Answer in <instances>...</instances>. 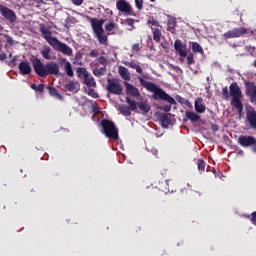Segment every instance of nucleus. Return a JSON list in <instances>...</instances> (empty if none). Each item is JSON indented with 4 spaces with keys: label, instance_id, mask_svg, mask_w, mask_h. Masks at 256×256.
Segmentation results:
<instances>
[{
    "label": "nucleus",
    "instance_id": "42",
    "mask_svg": "<svg viewBox=\"0 0 256 256\" xmlns=\"http://www.w3.org/2000/svg\"><path fill=\"white\" fill-rule=\"evenodd\" d=\"M135 6L139 11H141V9H143V0H135Z\"/></svg>",
    "mask_w": 256,
    "mask_h": 256
},
{
    "label": "nucleus",
    "instance_id": "34",
    "mask_svg": "<svg viewBox=\"0 0 256 256\" xmlns=\"http://www.w3.org/2000/svg\"><path fill=\"white\" fill-rule=\"evenodd\" d=\"M51 47L45 45L43 46L42 50H41V55L44 59H51Z\"/></svg>",
    "mask_w": 256,
    "mask_h": 256
},
{
    "label": "nucleus",
    "instance_id": "19",
    "mask_svg": "<svg viewBox=\"0 0 256 256\" xmlns=\"http://www.w3.org/2000/svg\"><path fill=\"white\" fill-rule=\"evenodd\" d=\"M118 73L123 81H131V73L125 66H119Z\"/></svg>",
    "mask_w": 256,
    "mask_h": 256
},
{
    "label": "nucleus",
    "instance_id": "54",
    "mask_svg": "<svg viewBox=\"0 0 256 256\" xmlns=\"http://www.w3.org/2000/svg\"><path fill=\"white\" fill-rule=\"evenodd\" d=\"M252 150L254 153H256V138H255V144H252Z\"/></svg>",
    "mask_w": 256,
    "mask_h": 256
},
{
    "label": "nucleus",
    "instance_id": "15",
    "mask_svg": "<svg viewBox=\"0 0 256 256\" xmlns=\"http://www.w3.org/2000/svg\"><path fill=\"white\" fill-rule=\"evenodd\" d=\"M18 69L20 71V75H31V72L33 71V69L31 68V63L27 60L22 61L19 65H18Z\"/></svg>",
    "mask_w": 256,
    "mask_h": 256
},
{
    "label": "nucleus",
    "instance_id": "58",
    "mask_svg": "<svg viewBox=\"0 0 256 256\" xmlns=\"http://www.w3.org/2000/svg\"><path fill=\"white\" fill-rule=\"evenodd\" d=\"M35 1H37L38 3H43V0H35Z\"/></svg>",
    "mask_w": 256,
    "mask_h": 256
},
{
    "label": "nucleus",
    "instance_id": "59",
    "mask_svg": "<svg viewBox=\"0 0 256 256\" xmlns=\"http://www.w3.org/2000/svg\"><path fill=\"white\" fill-rule=\"evenodd\" d=\"M150 1H151V3H155L156 0H150Z\"/></svg>",
    "mask_w": 256,
    "mask_h": 256
},
{
    "label": "nucleus",
    "instance_id": "61",
    "mask_svg": "<svg viewBox=\"0 0 256 256\" xmlns=\"http://www.w3.org/2000/svg\"><path fill=\"white\" fill-rule=\"evenodd\" d=\"M50 1H53V0H50Z\"/></svg>",
    "mask_w": 256,
    "mask_h": 256
},
{
    "label": "nucleus",
    "instance_id": "57",
    "mask_svg": "<svg viewBox=\"0 0 256 256\" xmlns=\"http://www.w3.org/2000/svg\"><path fill=\"white\" fill-rule=\"evenodd\" d=\"M181 193H187V189H181Z\"/></svg>",
    "mask_w": 256,
    "mask_h": 256
},
{
    "label": "nucleus",
    "instance_id": "4",
    "mask_svg": "<svg viewBox=\"0 0 256 256\" xmlns=\"http://www.w3.org/2000/svg\"><path fill=\"white\" fill-rule=\"evenodd\" d=\"M102 133L107 137V139H113L117 141L119 139V128L115 126V122L109 119H103L100 122Z\"/></svg>",
    "mask_w": 256,
    "mask_h": 256
},
{
    "label": "nucleus",
    "instance_id": "36",
    "mask_svg": "<svg viewBox=\"0 0 256 256\" xmlns=\"http://www.w3.org/2000/svg\"><path fill=\"white\" fill-rule=\"evenodd\" d=\"M160 189L161 191H163V193H173V190L169 188V180H165L164 182H162V184L160 185Z\"/></svg>",
    "mask_w": 256,
    "mask_h": 256
},
{
    "label": "nucleus",
    "instance_id": "25",
    "mask_svg": "<svg viewBox=\"0 0 256 256\" xmlns=\"http://www.w3.org/2000/svg\"><path fill=\"white\" fill-rule=\"evenodd\" d=\"M124 65H126V67H130L131 69H135L136 73L143 75V68H141V66H139L137 63L125 61Z\"/></svg>",
    "mask_w": 256,
    "mask_h": 256
},
{
    "label": "nucleus",
    "instance_id": "10",
    "mask_svg": "<svg viewBox=\"0 0 256 256\" xmlns=\"http://www.w3.org/2000/svg\"><path fill=\"white\" fill-rule=\"evenodd\" d=\"M116 8L120 13H125V15H133V7L127 0H118L116 2Z\"/></svg>",
    "mask_w": 256,
    "mask_h": 256
},
{
    "label": "nucleus",
    "instance_id": "30",
    "mask_svg": "<svg viewBox=\"0 0 256 256\" xmlns=\"http://www.w3.org/2000/svg\"><path fill=\"white\" fill-rule=\"evenodd\" d=\"M83 84L86 85L88 88L90 87H97V82L93 76H88L86 79L83 80Z\"/></svg>",
    "mask_w": 256,
    "mask_h": 256
},
{
    "label": "nucleus",
    "instance_id": "26",
    "mask_svg": "<svg viewBox=\"0 0 256 256\" xmlns=\"http://www.w3.org/2000/svg\"><path fill=\"white\" fill-rule=\"evenodd\" d=\"M47 89H48L49 95H51V97H55V99H58L59 101H63V96L60 95L59 91L56 90L55 87L47 86Z\"/></svg>",
    "mask_w": 256,
    "mask_h": 256
},
{
    "label": "nucleus",
    "instance_id": "37",
    "mask_svg": "<svg viewBox=\"0 0 256 256\" xmlns=\"http://www.w3.org/2000/svg\"><path fill=\"white\" fill-rule=\"evenodd\" d=\"M207 166V163H205V160L198 159L197 160V168L199 173H205V167Z\"/></svg>",
    "mask_w": 256,
    "mask_h": 256
},
{
    "label": "nucleus",
    "instance_id": "39",
    "mask_svg": "<svg viewBox=\"0 0 256 256\" xmlns=\"http://www.w3.org/2000/svg\"><path fill=\"white\" fill-rule=\"evenodd\" d=\"M31 89H33V91H37L38 93H43L44 89H45V85L44 84H31Z\"/></svg>",
    "mask_w": 256,
    "mask_h": 256
},
{
    "label": "nucleus",
    "instance_id": "1",
    "mask_svg": "<svg viewBox=\"0 0 256 256\" xmlns=\"http://www.w3.org/2000/svg\"><path fill=\"white\" fill-rule=\"evenodd\" d=\"M137 79L146 91L153 93V99L155 101L161 100V101H166L167 103H170V105H177V101H175L173 97L167 94V92L159 88L155 83L145 80V79H149V74H143L142 76H137Z\"/></svg>",
    "mask_w": 256,
    "mask_h": 256
},
{
    "label": "nucleus",
    "instance_id": "13",
    "mask_svg": "<svg viewBox=\"0 0 256 256\" xmlns=\"http://www.w3.org/2000/svg\"><path fill=\"white\" fill-rule=\"evenodd\" d=\"M174 49L180 57H187V44L183 43V41L179 39L175 40Z\"/></svg>",
    "mask_w": 256,
    "mask_h": 256
},
{
    "label": "nucleus",
    "instance_id": "60",
    "mask_svg": "<svg viewBox=\"0 0 256 256\" xmlns=\"http://www.w3.org/2000/svg\"><path fill=\"white\" fill-rule=\"evenodd\" d=\"M9 57H13V54H12V53H10V54H9Z\"/></svg>",
    "mask_w": 256,
    "mask_h": 256
},
{
    "label": "nucleus",
    "instance_id": "44",
    "mask_svg": "<svg viewBox=\"0 0 256 256\" xmlns=\"http://www.w3.org/2000/svg\"><path fill=\"white\" fill-rule=\"evenodd\" d=\"M125 23L126 25H129V27H133V25H135V20H133V18H127Z\"/></svg>",
    "mask_w": 256,
    "mask_h": 256
},
{
    "label": "nucleus",
    "instance_id": "47",
    "mask_svg": "<svg viewBox=\"0 0 256 256\" xmlns=\"http://www.w3.org/2000/svg\"><path fill=\"white\" fill-rule=\"evenodd\" d=\"M160 111H166V113H169V111H171V105H165L164 107H160Z\"/></svg>",
    "mask_w": 256,
    "mask_h": 256
},
{
    "label": "nucleus",
    "instance_id": "49",
    "mask_svg": "<svg viewBox=\"0 0 256 256\" xmlns=\"http://www.w3.org/2000/svg\"><path fill=\"white\" fill-rule=\"evenodd\" d=\"M250 221L255 225L256 223V211L250 215Z\"/></svg>",
    "mask_w": 256,
    "mask_h": 256
},
{
    "label": "nucleus",
    "instance_id": "45",
    "mask_svg": "<svg viewBox=\"0 0 256 256\" xmlns=\"http://www.w3.org/2000/svg\"><path fill=\"white\" fill-rule=\"evenodd\" d=\"M98 63H100V65H107V58H105V56H101L98 58Z\"/></svg>",
    "mask_w": 256,
    "mask_h": 256
},
{
    "label": "nucleus",
    "instance_id": "51",
    "mask_svg": "<svg viewBox=\"0 0 256 256\" xmlns=\"http://www.w3.org/2000/svg\"><path fill=\"white\" fill-rule=\"evenodd\" d=\"M148 23L154 25V27H159V22L157 20H149Z\"/></svg>",
    "mask_w": 256,
    "mask_h": 256
},
{
    "label": "nucleus",
    "instance_id": "46",
    "mask_svg": "<svg viewBox=\"0 0 256 256\" xmlns=\"http://www.w3.org/2000/svg\"><path fill=\"white\" fill-rule=\"evenodd\" d=\"M90 57H99V51L95 49L91 50Z\"/></svg>",
    "mask_w": 256,
    "mask_h": 256
},
{
    "label": "nucleus",
    "instance_id": "24",
    "mask_svg": "<svg viewBox=\"0 0 256 256\" xmlns=\"http://www.w3.org/2000/svg\"><path fill=\"white\" fill-rule=\"evenodd\" d=\"M175 27H177V19L170 16L167 22V31H169L170 33H175Z\"/></svg>",
    "mask_w": 256,
    "mask_h": 256
},
{
    "label": "nucleus",
    "instance_id": "21",
    "mask_svg": "<svg viewBox=\"0 0 256 256\" xmlns=\"http://www.w3.org/2000/svg\"><path fill=\"white\" fill-rule=\"evenodd\" d=\"M185 117L192 123H197L201 121V116L193 111H186Z\"/></svg>",
    "mask_w": 256,
    "mask_h": 256
},
{
    "label": "nucleus",
    "instance_id": "17",
    "mask_svg": "<svg viewBox=\"0 0 256 256\" xmlns=\"http://www.w3.org/2000/svg\"><path fill=\"white\" fill-rule=\"evenodd\" d=\"M126 93L127 95H131V97H140L141 93L139 92V89L133 84H130L129 82H124Z\"/></svg>",
    "mask_w": 256,
    "mask_h": 256
},
{
    "label": "nucleus",
    "instance_id": "20",
    "mask_svg": "<svg viewBox=\"0 0 256 256\" xmlns=\"http://www.w3.org/2000/svg\"><path fill=\"white\" fill-rule=\"evenodd\" d=\"M171 113H160L159 114V120L162 123V127H169V125H171Z\"/></svg>",
    "mask_w": 256,
    "mask_h": 256
},
{
    "label": "nucleus",
    "instance_id": "9",
    "mask_svg": "<svg viewBox=\"0 0 256 256\" xmlns=\"http://www.w3.org/2000/svg\"><path fill=\"white\" fill-rule=\"evenodd\" d=\"M86 19L90 22V25L95 34L101 33L103 31V24L105 23V19L91 18L90 16H86Z\"/></svg>",
    "mask_w": 256,
    "mask_h": 256
},
{
    "label": "nucleus",
    "instance_id": "38",
    "mask_svg": "<svg viewBox=\"0 0 256 256\" xmlns=\"http://www.w3.org/2000/svg\"><path fill=\"white\" fill-rule=\"evenodd\" d=\"M95 88L96 87H90V88H88V90H87V95H89V97H92V99H99V93H97L96 91H95Z\"/></svg>",
    "mask_w": 256,
    "mask_h": 256
},
{
    "label": "nucleus",
    "instance_id": "28",
    "mask_svg": "<svg viewBox=\"0 0 256 256\" xmlns=\"http://www.w3.org/2000/svg\"><path fill=\"white\" fill-rule=\"evenodd\" d=\"M151 29H152V35H153L154 41H156V43H160L161 37H163L161 30L159 28H153V27H151Z\"/></svg>",
    "mask_w": 256,
    "mask_h": 256
},
{
    "label": "nucleus",
    "instance_id": "22",
    "mask_svg": "<svg viewBox=\"0 0 256 256\" xmlns=\"http://www.w3.org/2000/svg\"><path fill=\"white\" fill-rule=\"evenodd\" d=\"M62 63H65L64 65V71L68 77H73L75 73L73 72V66L71 65V62L67 61V59L63 58Z\"/></svg>",
    "mask_w": 256,
    "mask_h": 256
},
{
    "label": "nucleus",
    "instance_id": "2",
    "mask_svg": "<svg viewBox=\"0 0 256 256\" xmlns=\"http://www.w3.org/2000/svg\"><path fill=\"white\" fill-rule=\"evenodd\" d=\"M229 97H232L230 105L237 110L239 117L243 115V92H241V88L237 84V82H233L230 84L229 88L227 86L222 88V99L225 101H229Z\"/></svg>",
    "mask_w": 256,
    "mask_h": 256
},
{
    "label": "nucleus",
    "instance_id": "33",
    "mask_svg": "<svg viewBox=\"0 0 256 256\" xmlns=\"http://www.w3.org/2000/svg\"><path fill=\"white\" fill-rule=\"evenodd\" d=\"M95 35L100 45H105V43H107V36L105 35V30H102L101 32H97Z\"/></svg>",
    "mask_w": 256,
    "mask_h": 256
},
{
    "label": "nucleus",
    "instance_id": "16",
    "mask_svg": "<svg viewBox=\"0 0 256 256\" xmlns=\"http://www.w3.org/2000/svg\"><path fill=\"white\" fill-rule=\"evenodd\" d=\"M246 119L252 129H256V111L253 109V107H250L249 110L246 112Z\"/></svg>",
    "mask_w": 256,
    "mask_h": 256
},
{
    "label": "nucleus",
    "instance_id": "14",
    "mask_svg": "<svg viewBox=\"0 0 256 256\" xmlns=\"http://www.w3.org/2000/svg\"><path fill=\"white\" fill-rule=\"evenodd\" d=\"M237 141L241 147H251L255 145V137L253 136L240 135Z\"/></svg>",
    "mask_w": 256,
    "mask_h": 256
},
{
    "label": "nucleus",
    "instance_id": "27",
    "mask_svg": "<svg viewBox=\"0 0 256 256\" xmlns=\"http://www.w3.org/2000/svg\"><path fill=\"white\" fill-rule=\"evenodd\" d=\"M190 47L193 53H200L201 55H203L204 51L203 46L201 44L197 42H190Z\"/></svg>",
    "mask_w": 256,
    "mask_h": 256
},
{
    "label": "nucleus",
    "instance_id": "50",
    "mask_svg": "<svg viewBox=\"0 0 256 256\" xmlns=\"http://www.w3.org/2000/svg\"><path fill=\"white\" fill-rule=\"evenodd\" d=\"M74 5L79 7V5H83V0H71Z\"/></svg>",
    "mask_w": 256,
    "mask_h": 256
},
{
    "label": "nucleus",
    "instance_id": "3",
    "mask_svg": "<svg viewBox=\"0 0 256 256\" xmlns=\"http://www.w3.org/2000/svg\"><path fill=\"white\" fill-rule=\"evenodd\" d=\"M33 69L39 77H47V75H59V64L50 62L43 64L41 59L36 58L32 61Z\"/></svg>",
    "mask_w": 256,
    "mask_h": 256
},
{
    "label": "nucleus",
    "instance_id": "23",
    "mask_svg": "<svg viewBox=\"0 0 256 256\" xmlns=\"http://www.w3.org/2000/svg\"><path fill=\"white\" fill-rule=\"evenodd\" d=\"M64 87L67 91H74V93H77V91L80 89L79 82L75 81H69L67 84H65Z\"/></svg>",
    "mask_w": 256,
    "mask_h": 256
},
{
    "label": "nucleus",
    "instance_id": "18",
    "mask_svg": "<svg viewBox=\"0 0 256 256\" xmlns=\"http://www.w3.org/2000/svg\"><path fill=\"white\" fill-rule=\"evenodd\" d=\"M194 109L196 113H205L207 106L203 103V98L199 97L196 98L194 101Z\"/></svg>",
    "mask_w": 256,
    "mask_h": 256
},
{
    "label": "nucleus",
    "instance_id": "53",
    "mask_svg": "<svg viewBox=\"0 0 256 256\" xmlns=\"http://www.w3.org/2000/svg\"><path fill=\"white\" fill-rule=\"evenodd\" d=\"M5 59H7V54L1 53L0 54V61H5Z\"/></svg>",
    "mask_w": 256,
    "mask_h": 256
},
{
    "label": "nucleus",
    "instance_id": "7",
    "mask_svg": "<svg viewBox=\"0 0 256 256\" xmlns=\"http://www.w3.org/2000/svg\"><path fill=\"white\" fill-rule=\"evenodd\" d=\"M126 103L129 105H121L119 106V111L124 117H131V111H137V102L135 100H131L130 97H126Z\"/></svg>",
    "mask_w": 256,
    "mask_h": 256
},
{
    "label": "nucleus",
    "instance_id": "32",
    "mask_svg": "<svg viewBox=\"0 0 256 256\" xmlns=\"http://www.w3.org/2000/svg\"><path fill=\"white\" fill-rule=\"evenodd\" d=\"M136 107H139L140 111L143 113H149V111H151V106H149L147 102H138L136 103Z\"/></svg>",
    "mask_w": 256,
    "mask_h": 256
},
{
    "label": "nucleus",
    "instance_id": "40",
    "mask_svg": "<svg viewBox=\"0 0 256 256\" xmlns=\"http://www.w3.org/2000/svg\"><path fill=\"white\" fill-rule=\"evenodd\" d=\"M245 51H247L249 53V55H251V57H255L256 55V47L255 46H245Z\"/></svg>",
    "mask_w": 256,
    "mask_h": 256
},
{
    "label": "nucleus",
    "instance_id": "48",
    "mask_svg": "<svg viewBox=\"0 0 256 256\" xmlns=\"http://www.w3.org/2000/svg\"><path fill=\"white\" fill-rule=\"evenodd\" d=\"M132 51H135L136 53H139V51H141V47L139 46V44H134L132 46Z\"/></svg>",
    "mask_w": 256,
    "mask_h": 256
},
{
    "label": "nucleus",
    "instance_id": "31",
    "mask_svg": "<svg viewBox=\"0 0 256 256\" xmlns=\"http://www.w3.org/2000/svg\"><path fill=\"white\" fill-rule=\"evenodd\" d=\"M175 99L178 101V103H181V105H186V107H189V109H193V104H191L188 99H185L179 95H176Z\"/></svg>",
    "mask_w": 256,
    "mask_h": 256
},
{
    "label": "nucleus",
    "instance_id": "6",
    "mask_svg": "<svg viewBox=\"0 0 256 256\" xmlns=\"http://www.w3.org/2000/svg\"><path fill=\"white\" fill-rule=\"evenodd\" d=\"M106 89L108 93H111L112 95L123 94V88L121 87V83H119V79L117 78H107Z\"/></svg>",
    "mask_w": 256,
    "mask_h": 256
},
{
    "label": "nucleus",
    "instance_id": "29",
    "mask_svg": "<svg viewBox=\"0 0 256 256\" xmlns=\"http://www.w3.org/2000/svg\"><path fill=\"white\" fill-rule=\"evenodd\" d=\"M76 73L79 79H82V81H84V79H86L89 76V72L87 71V69L83 67L77 68Z\"/></svg>",
    "mask_w": 256,
    "mask_h": 256
},
{
    "label": "nucleus",
    "instance_id": "11",
    "mask_svg": "<svg viewBox=\"0 0 256 256\" xmlns=\"http://www.w3.org/2000/svg\"><path fill=\"white\" fill-rule=\"evenodd\" d=\"M40 33L43 39H45V41H47V43L52 47L55 44V42L58 40L56 37L51 36L52 35L51 30H49V28H47V26L45 25L40 26Z\"/></svg>",
    "mask_w": 256,
    "mask_h": 256
},
{
    "label": "nucleus",
    "instance_id": "41",
    "mask_svg": "<svg viewBox=\"0 0 256 256\" xmlns=\"http://www.w3.org/2000/svg\"><path fill=\"white\" fill-rule=\"evenodd\" d=\"M186 56H187V57H186L187 65H188L189 67H191V65H194V63H195L194 55H193V53H189V54L186 55Z\"/></svg>",
    "mask_w": 256,
    "mask_h": 256
},
{
    "label": "nucleus",
    "instance_id": "12",
    "mask_svg": "<svg viewBox=\"0 0 256 256\" xmlns=\"http://www.w3.org/2000/svg\"><path fill=\"white\" fill-rule=\"evenodd\" d=\"M0 13L2 17H5L10 23H15V21H17V15L8 7L0 6Z\"/></svg>",
    "mask_w": 256,
    "mask_h": 256
},
{
    "label": "nucleus",
    "instance_id": "5",
    "mask_svg": "<svg viewBox=\"0 0 256 256\" xmlns=\"http://www.w3.org/2000/svg\"><path fill=\"white\" fill-rule=\"evenodd\" d=\"M245 35L251 37V35H255V30L246 27L233 28L223 34V39H225V41H227V39H239L245 37Z\"/></svg>",
    "mask_w": 256,
    "mask_h": 256
},
{
    "label": "nucleus",
    "instance_id": "55",
    "mask_svg": "<svg viewBox=\"0 0 256 256\" xmlns=\"http://www.w3.org/2000/svg\"><path fill=\"white\" fill-rule=\"evenodd\" d=\"M11 61L13 64H15L17 62V57L16 56L12 57Z\"/></svg>",
    "mask_w": 256,
    "mask_h": 256
},
{
    "label": "nucleus",
    "instance_id": "8",
    "mask_svg": "<svg viewBox=\"0 0 256 256\" xmlns=\"http://www.w3.org/2000/svg\"><path fill=\"white\" fill-rule=\"evenodd\" d=\"M52 48L54 51L63 53V55H67L68 57H71V55H73V49L69 47L67 44L59 41V39L54 42V44L52 45Z\"/></svg>",
    "mask_w": 256,
    "mask_h": 256
},
{
    "label": "nucleus",
    "instance_id": "52",
    "mask_svg": "<svg viewBox=\"0 0 256 256\" xmlns=\"http://www.w3.org/2000/svg\"><path fill=\"white\" fill-rule=\"evenodd\" d=\"M212 131L217 133V131H219V126L217 124H212Z\"/></svg>",
    "mask_w": 256,
    "mask_h": 256
},
{
    "label": "nucleus",
    "instance_id": "43",
    "mask_svg": "<svg viewBox=\"0 0 256 256\" xmlns=\"http://www.w3.org/2000/svg\"><path fill=\"white\" fill-rule=\"evenodd\" d=\"M105 29L109 32L113 31V29H115V23L110 22L108 25H106Z\"/></svg>",
    "mask_w": 256,
    "mask_h": 256
},
{
    "label": "nucleus",
    "instance_id": "35",
    "mask_svg": "<svg viewBox=\"0 0 256 256\" xmlns=\"http://www.w3.org/2000/svg\"><path fill=\"white\" fill-rule=\"evenodd\" d=\"M92 72H93V75H95V77H103V75L107 73V68L106 67L94 68Z\"/></svg>",
    "mask_w": 256,
    "mask_h": 256
},
{
    "label": "nucleus",
    "instance_id": "56",
    "mask_svg": "<svg viewBox=\"0 0 256 256\" xmlns=\"http://www.w3.org/2000/svg\"><path fill=\"white\" fill-rule=\"evenodd\" d=\"M94 112L99 113V107L94 108Z\"/></svg>",
    "mask_w": 256,
    "mask_h": 256
}]
</instances>
